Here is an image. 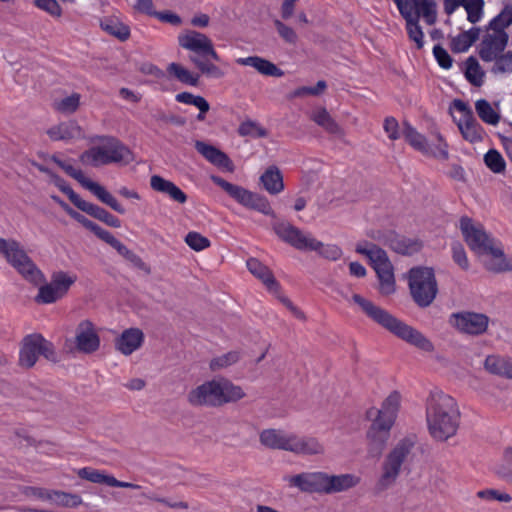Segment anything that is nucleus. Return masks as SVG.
Returning <instances> with one entry per match:
<instances>
[{"mask_svg":"<svg viewBox=\"0 0 512 512\" xmlns=\"http://www.w3.org/2000/svg\"><path fill=\"white\" fill-rule=\"evenodd\" d=\"M349 302L356 304L368 318L409 345L425 353L435 351L432 341L421 331L396 318L372 301L359 294H353Z\"/></svg>","mask_w":512,"mask_h":512,"instance_id":"f257e3e1","label":"nucleus"},{"mask_svg":"<svg viewBox=\"0 0 512 512\" xmlns=\"http://www.w3.org/2000/svg\"><path fill=\"white\" fill-rule=\"evenodd\" d=\"M124 156V146L115 138H104L97 146L90 148L80 156L84 164L99 166L119 162Z\"/></svg>","mask_w":512,"mask_h":512,"instance_id":"9b49d317","label":"nucleus"},{"mask_svg":"<svg viewBox=\"0 0 512 512\" xmlns=\"http://www.w3.org/2000/svg\"><path fill=\"white\" fill-rule=\"evenodd\" d=\"M512 24V6H506L488 24L491 29L505 31Z\"/></svg>","mask_w":512,"mask_h":512,"instance_id":"4d7b16f0","label":"nucleus"},{"mask_svg":"<svg viewBox=\"0 0 512 512\" xmlns=\"http://www.w3.org/2000/svg\"><path fill=\"white\" fill-rule=\"evenodd\" d=\"M101 28L121 41L128 38V29L117 16H107L100 21Z\"/></svg>","mask_w":512,"mask_h":512,"instance_id":"e433bc0d","label":"nucleus"},{"mask_svg":"<svg viewBox=\"0 0 512 512\" xmlns=\"http://www.w3.org/2000/svg\"><path fill=\"white\" fill-rule=\"evenodd\" d=\"M210 179L242 206L256 210L264 215L274 216V212L264 196L249 191L242 186L232 184L216 175H212Z\"/></svg>","mask_w":512,"mask_h":512,"instance_id":"9d476101","label":"nucleus"},{"mask_svg":"<svg viewBox=\"0 0 512 512\" xmlns=\"http://www.w3.org/2000/svg\"><path fill=\"white\" fill-rule=\"evenodd\" d=\"M433 54L437 60L439 66L444 69H449L452 66V58L448 52L440 45H435L433 48Z\"/></svg>","mask_w":512,"mask_h":512,"instance_id":"774afa93","label":"nucleus"},{"mask_svg":"<svg viewBox=\"0 0 512 512\" xmlns=\"http://www.w3.org/2000/svg\"><path fill=\"white\" fill-rule=\"evenodd\" d=\"M239 359L240 354L238 351H230L226 354L213 358L210 362V368L213 371H217L235 364Z\"/></svg>","mask_w":512,"mask_h":512,"instance_id":"6e6d98bb","label":"nucleus"},{"mask_svg":"<svg viewBox=\"0 0 512 512\" xmlns=\"http://www.w3.org/2000/svg\"><path fill=\"white\" fill-rule=\"evenodd\" d=\"M467 13V20L470 23H477L483 17L484 0H466L463 4Z\"/></svg>","mask_w":512,"mask_h":512,"instance_id":"8fccbe9b","label":"nucleus"},{"mask_svg":"<svg viewBox=\"0 0 512 512\" xmlns=\"http://www.w3.org/2000/svg\"><path fill=\"white\" fill-rule=\"evenodd\" d=\"M475 110L479 118L489 125L495 126L500 121V114L485 99H479L476 101Z\"/></svg>","mask_w":512,"mask_h":512,"instance_id":"79ce46f5","label":"nucleus"},{"mask_svg":"<svg viewBox=\"0 0 512 512\" xmlns=\"http://www.w3.org/2000/svg\"><path fill=\"white\" fill-rule=\"evenodd\" d=\"M47 134L54 141H67L84 136L81 127L75 121H68L53 126L47 131Z\"/></svg>","mask_w":512,"mask_h":512,"instance_id":"c756f323","label":"nucleus"},{"mask_svg":"<svg viewBox=\"0 0 512 512\" xmlns=\"http://www.w3.org/2000/svg\"><path fill=\"white\" fill-rule=\"evenodd\" d=\"M400 401L401 396L397 391L390 393L383 401L380 409L372 407L367 411V418L392 428L400 407Z\"/></svg>","mask_w":512,"mask_h":512,"instance_id":"6ab92c4d","label":"nucleus"},{"mask_svg":"<svg viewBox=\"0 0 512 512\" xmlns=\"http://www.w3.org/2000/svg\"><path fill=\"white\" fill-rule=\"evenodd\" d=\"M41 355L47 359L53 358L51 343L38 333L25 336L20 344L19 365L23 368H31Z\"/></svg>","mask_w":512,"mask_h":512,"instance_id":"f8f14e48","label":"nucleus"},{"mask_svg":"<svg viewBox=\"0 0 512 512\" xmlns=\"http://www.w3.org/2000/svg\"><path fill=\"white\" fill-rule=\"evenodd\" d=\"M77 207L80 210L92 215L93 217L105 222L110 226L118 227L120 225L119 220L115 218L113 215L109 214L106 210L92 203H89L83 199L79 202Z\"/></svg>","mask_w":512,"mask_h":512,"instance_id":"c9c22d12","label":"nucleus"},{"mask_svg":"<svg viewBox=\"0 0 512 512\" xmlns=\"http://www.w3.org/2000/svg\"><path fill=\"white\" fill-rule=\"evenodd\" d=\"M396 4L401 16L405 19L406 22H410L418 19L414 0H393Z\"/></svg>","mask_w":512,"mask_h":512,"instance_id":"680f3d73","label":"nucleus"},{"mask_svg":"<svg viewBox=\"0 0 512 512\" xmlns=\"http://www.w3.org/2000/svg\"><path fill=\"white\" fill-rule=\"evenodd\" d=\"M310 118L328 133L343 135L342 128L336 123L325 108H320L311 113Z\"/></svg>","mask_w":512,"mask_h":512,"instance_id":"72a5a7b5","label":"nucleus"},{"mask_svg":"<svg viewBox=\"0 0 512 512\" xmlns=\"http://www.w3.org/2000/svg\"><path fill=\"white\" fill-rule=\"evenodd\" d=\"M284 480L289 487L297 488L301 492L325 494L326 472H301L293 476H286Z\"/></svg>","mask_w":512,"mask_h":512,"instance_id":"a211bd4d","label":"nucleus"},{"mask_svg":"<svg viewBox=\"0 0 512 512\" xmlns=\"http://www.w3.org/2000/svg\"><path fill=\"white\" fill-rule=\"evenodd\" d=\"M460 412L456 401L441 390H432L426 401V421L430 435L438 441L454 436Z\"/></svg>","mask_w":512,"mask_h":512,"instance_id":"f03ea898","label":"nucleus"},{"mask_svg":"<svg viewBox=\"0 0 512 512\" xmlns=\"http://www.w3.org/2000/svg\"><path fill=\"white\" fill-rule=\"evenodd\" d=\"M80 102L81 95L77 92H73L69 95L55 99L53 102V108L62 114L69 115L77 111L80 106Z\"/></svg>","mask_w":512,"mask_h":512,"instance_id":"ea45409f","label":"nucleus"},{"mask_svg":"<svg viewBox=\"0 0 512 512\" xmlns=\"http://www.w3.org/2000/svg\"><path fill=\"white\" fill-rule=\"evenodd\" d=\"M452 258L453 261L463 270L469 269V261L467 254L462 244L455 242L452 244Z\"/></svg>","mask_w":512,"mask_h":512,"instance_id":"0e129e2a","label":"nucleus"},{"mask_svg":"<svg viewBox=\"0 0 512 512\" xmlns=\"http://www.w3.org/2000/svg\"><path fill=\"white\" fill-rule=\"evenodd\" d=\"M246 265L250 273L261 280L268 290L272 292H276L278 290L279 284L267 266L262 264L256 258L248 259Z\"/></svg>","mask_w":512,"mask_h":512,"instance_id":"c85d7f7f","label":"nucleus"},{"mask_svg":"<svg viewBox=\"0 0 512 512\" xmlns=\"http://www.w3.org/2000/svg\"><path fill=\"white\" fill-rule=\"evenodd\" d=\"M477 496L485 500H496L499 502L509 503L512 501L510 494L501 492L496 489H485L477 492Z\"/></svg>","mask_w":512,"mask_h":512,"instance_id":"69168bd1","label":"nucleus"},{"mask_svg":"<svg viewBox=\"0 0 512 512\" xmlns=\"http://www.w3.org/2000/svg\"><path fill=\"white\" fill-rule=\"evenodd\" d=\"M236 62L243 66L253 67L263 75L274 77H281L284 75V72L281 69H279L274 63L258 56L238 58Z\"/></svg>","mask_w":512,"mask_h":512,"instance_id":"7c9ffc66","label":"nucleus"},{"mask_svg":"<svg viewBox=\"0 0 512 512\" xmlns=\"http://www.w3.org/2000/svg\"><path fill=\"white\" fill-rule=\"evenodd\" d=\"M245 397L240 386L226 379L211 380L192 389L187 396L192 406L218 407Z\"/></svg>","mask_w":512,"mask_h":512,"instance_id":"20e7f679","label":"nucleus"},{"mask_svg":"<svg viewBox=\"0 0 512 512\" xmlns=\"http://www.w3.org/2000/svg\"><path fill=\"white\" fill-rule=\"evenodd\" d=\"M449 324L461 333L481 335L488 328L489 318L481 313L459 312L450 316Z\"/></svg>","mask_w":512,"mask_h":512,"instance_id":"f3484780","label":"nucleus"},{"mask_svg":"<svg viewBox=\"0 0 512 512\" xmlns=\"http://www.w3.org/2000/svg\"><path fill=\"white\" fill-rule=\"evenodd\" d=\"M497 474L512 485V447H507L504 450L502 463L497 468Z\"/></svg>","mask_w":512,"mask_h":512,"instance_id":"603ef678","label":"nucleus"},{"mask_svg":"<svg viewBox=\"0 0 512 512\" xmlns=\"http://www.w3.org/2000/svg\"><path fill=\"white\" fill-rule=\"evenodd\" d=\"M167 72L170 76H173L181 83L187 85L196 86L199 82V76L197 74H193L188 69L175 62L168 65Z\"/></svg>","mask_w":512,"mask_h":512,"instance_id":"37998d69","label":"nucleus"},{"mask_svg":"<svg viewBox=\"0 0 512 512\" xmlns=\"http://www.w3.org/2000/svg\"><path fill=\"white\" fill-rule=\"evenodd\" d=\"M264 188L270 194H278L284 189L283 178L278 168L270 167L260 178Z\"/></svg>","mask_w":512,"mask_h":512,"instance_id":"f704fd0d","label":"nucleus"},{"mask_svg":"<svg viewBox=\"0 0 512 512\" xmlns=\"http://www.w3.org/2000/svg\"><path fill=\"white\" fill-rule=\"evenodd\" d=\"M355 250L369 259L378 276L380 292L385 295L393 293L395 290L394 271L387 253L373 243H358Z\"/></svg>","mask_w":512,"mask_h":512,"instance_id":"0eeeda50","label":"nucleus"},{"mask_svg":"<svg viewBox=\"0 0 512 512\" xmlns=\"http://www.w3.org/2000/svg\"><path fill=\"white\" fill-rule=\"evenodd\" d=\"M390 246L399 254L412 255L421 250L422 243L417 239L397 236L391 240Z\"/></svg>","mask_w":512,"mask_h":512,"instance_id":"a19ab883","label":"nucleus"},{"mask_svg":"<svg viewBox=\"0 0 512 512\" xmlns=\"http://www.w3.org/2000/svg\"><path fill=\"white\" fill-rule=\"evenodd\" d=\"M151 188L161 194L168 196L172 201L179 204L186 203L188 197L184 191L176 186L172 181L159 175H152L150 178Z\"/></svg>","mask_w":512,"mask_h":512,"instance_id":"bb28decb","label":"nucleus"},{"mask_svg":"<svg viewBox=\"0 0 512 512\" xmlns=\"http://www.w3.org/2000/svg\"><path fill=\"white\" fill-rule=\"evenodd\" d=\"M435 137L437 143L432 145L427 144L428 151L423 153L439 160H447L449 158L448 144L446 143V141L443 139L442 135L439 132L435 134Z\"/></svg>","mask_w":512,"mask_h":512,"instance_id":"de8ad7c7","label":"nucleus"},{"mask_svg":"<svg viewBox=\"0 0 512 512\" xmlns=\"http://www.w3.org/2000/svg\"><path fill=\"white\" fill-rule=\"evenodd\" d=\"M479 37V28H471L454 37L451 42V48L454 52L460 53L467 51Z\"/></svg>","mask_w":512,"mask_h":512,"instance_id":"4c0bfd02","label":"nucleus"},{"mask_svg":"<svg viewBox=\"0 0 512 512\" xmlns=\"http://www.w3.org/2000/svg\"><path fill=\"white\" fill-rule=\"evenodd\" d=\"M186 244L195 251H202L210 246V240L198 232H189L185 237Z\"/></svg>","mask_w":512,"mask_h":512,"instance_id":"052dcab7","label":"nucleus"},{"mask_svg":"<svg viewBox=\"0 0 512 512\" xmlns=\"http://www.w3.org/2000/svg\"><path fill=\"white\" fill-rule=\"evenodd\" d=\"M175 99L179 103L187 104V105H193L197 107L202 112L207 109V100L199 95H194L190 92H182L178 93L175 96Z\"/></svg>","mask_w":512,"mask_h":512,"instance_id":"13d9d810","label":"nucleus"},{"mask_svg":"<svg viewBox=\"0 0 512 512\" xmlns=\"http://www.w3.org/2000/svg\"><path fill=\"white\" fill-rule=\"evenodd\" d=\"M484 368L490 374L512 379V358L500 355H489L484 361Z\"/></svg>","mask_w":512,"mask_h":512,"instance_id":"cd10ccee","label":"nucleus"},{"mask_svg":"<svg viewBox=\"0 0 512 512\" xmlns=\"http://www.w3.org/2000/svg\"><path fill=\"white\" fill-rule=\"evenodd\" d=\"M194 147L197 152L211 164L219 168L226 169L229 172L234 170V165L231 159L226 153L222 152L216 146L197 140L195 141Z\"/></svg>","mask_w":512,"mask_h":512,"instance_id":"b1692460","label":"nucleus"},{"mask_svg":"<svg viewBox=\"0 0 512 512\" xmlns=\"http://www.w3.org/2000/svg\"><path fill=\"white\" fill-rule=\"evenodd\" d=\"M390 427L372 420L367 431L368 454L371 457H379L384 450L390 435Z\"/></svg>","mask_w":512,"mask_h":512,"instance_id":"4be33fe9","label":"nucleus"},{"mask_svg":"<svg viewBox=\"0 0 512 512\" xmlns=\"http://www.w3.org/2000/svg\"><path fill=\"white\" fill-rule=\"evenodd\" d=\"M177 39L180 47L192 53L189 60L203 75L212 78H221L224 75V72L213 63L219 62L220 57L208 36L195 30H185Z\"/></svg>","mask_w":512,"mask_h":512,"instance_id":"7ed1b4c3","label":"nucleus"},{"mask_svg":"<svg viewBox=\"0 0 512 512\" xmlns=\"http://www.w3.org/2000/svg\"><path fill=\"white\" fill-rule=\"evenodd\" d=\"M460 228L469 248L479 256L491 250L496 243V240L486 233L482 225L475 224L467 217L460 220Z\"/></svg>","mask_w":512,"mask_h":512,"instance_id":"4468645a","label":"nucleus"},{"mask_svg":"<svg viewBox=\"0 0 512 512\" xmlns=\"http://www.w3.org/2000/svg\"><path fill=\"white\" fill-rule=\"evenodd\" d=\"M34 5L51 17L60 18L62 16L63 10L57 0H34Z\"/></svg>","mask_w":512,"mask_h":512,"instance_id":"bf43d9fd","label":"nucleus"},{"mask_svg":"<svg viewBox=\"0 0 512 512\" xmlns=\"http://www.w3.org/2000/svg\"><path fill=\"white\" fill-rule=\"evenodd\" d=\"M51 503L60 507H77L82 504V498L77 494L53 490Z\"/></svg>","mask_w":512,"mask_h":512,"instance_id":"a18cd8bd","label":"nucleus"},{"mask_svg":"<svg viewBox=\"0 0 512 512\" xmlns=\"http://www.w3.org/2000/svg\"><path fill=\"white\" fill-rule=\"evenodd\" d=\"M78 276L72 271H54L50 276V281L45 283V278L40 285L35 301L38 304H53L63 299L71 287L77 282Z\"/></svg>","mask_w":512,"mask_h":512,"instance_id":"6e6552de","label":"nucleus"},{"mask_svg":"<svg viewBox=\"0 0 512 512\" xmlns=\"http://www.w3.org/2000/svg\"><path fill=\"white\" fill-rule=\"evenodd\" d=\"M494 65L491 72L494 74L512 73V51L503 52L493 59Z\"/></svg>","mask_w":512,"mask_h":512,"instance_id":"864d4df0","label":"nucleus"},{"mask_svg":"<svg viewBox=\"0 0 512 512\" xmlns=\"http://www.w3.org/2000/svg\"><path fill=\"white\" fill-rule=\"evenodd\" d=\"M417 18L423 17L428 25H433L437 20V3L435 0H414Z\"/></svg>","mask_w":512,"mask_h":512,"instance_id":"58836bf2","label":"nucleus"},{"mask_svg":"<svg viewBox=\"0 0 512 512\" xmlns=\"http://www.w3.org/2000/svg\"><path fill=\"white\" fill-rule=\"evenodd\" d=\"M406 30L410 40L416 43L418 49H421L424 45V34L419 25V19L406 22Z\"/></svg>","mask_w":512,"mask_h":512,"instance_id":"e2e57ef3","label":"nucleus"},{"mask_svg":"<svg viewBox=\"0 0 512 512\" xmlns=\"http://www.w3.org/2000/svg\"><path fill=\"white\" fill-rule=\"evenodd\" d=\"M482 256H485L483 264L488 271L494 273L512 271V259L505 256L498 242L491 247V250L486 251Z\"/></svg>","mask_w":512,"mask_h":512,"instance_id":"a878e982","label":"nucleus"},{"mask_svg":"<svg viewBox=\"0 0 512 512\" xmlns=\"http://www.w3.org/2000/svg\"><path fill=\"white\" fill-rule=\"evenodd\" d=\"M274 25L279 35L288 43L294 44L297 41V35L292 28L285 25L280 20H274Z\"/></svg>","mask_w":512,"mask_h":512,"instance_id":"338daca9","label":"nucleus"},{"mask_svg":"<svg viewBox=\"0 0 512 512\" xmlns=\"http://www.w3.org/2000/svg\"><path fill=\"white\" fill-rule=\"evenodd\" d=\"M484 162L494 173H502L505 171L506 162L503 156L495 149H491L485 154Z\"/></svg>","mask_w":512,"mask_h":512,"instance_id":"5fc2aeb1","label":"nucleus"},{"mask_svg":"<svg viewBox=\"0 0 512 512\" xmlns=\"http://www.w3.org/2000/svg\"><path fill=\"white\" fill-rule=\"evenodd\" d=\"M76 348L83 353H93L100 346V338L94 324L88 320L80 322L75 332Z\"/></svg>","mask_w":512,"mask_h":512,"instance_id":"aec40b11","label":"nucleus"},{"mask_svg":"<svg viewBox=\"0 0 512 512\" xmlns=\"http://www.w3.org/2000/svg\"><path fill=\"white\" fill-rule=\"evenodd\" d=\"M315 242L318 243L316 248H307L306 251H316L319 255L331 261H336L341 258L342 250L337 245L324 244L321 241H318L316 238Z\"/></svg>","mask_w":512,"mask_h":512,"instance_id":"09e8293b","label":"nucleus"},{"mask_svg":"<svg viewBox=\"0 0 512 512\" xmlns=\"http://www.w3.org/2000/svg\"><path fill=\"white\" fill-rule=\"evenodd\" d=\"M361 482V477L353 473H326L325 494H336L355 488Z\"/></svg>","mask_w":512,"mask_h":512,"instance_id":"393cba45","label":"nucleus"},{"mask_svg":"<svg viewBox=\"0 0 512 512\" xmlns=\"http://www.w3.org/2000/svg\"><path fill=\"white\" fill-rule=\"evenodd\" d=\"M509 35L506 31L491 29L489 26L478 47L479 57L484 62H492L507 47Z\"/></svg>","mask_w":512,"mask_h":512,"instance_id":"dca6fc26","label":"nucleus"},{"mask_svg":"<svg viewBox=\"0 0 512 512\" xmlns=\"http://www.w3.org/2000/svg\"><path fill=\"white\" fill-rule=\"evenodd\" d=\"M275 234L285 243L291 245L295 249L306 251L307 248H316L318 243L315 238L309 234L304 233L299 228L293 226L286 221H277L273 224Z\"/></svg>","mask_w":512,"mask_h":512,"instance_id":"2eb2a0df","label":"nucleus"},{"mask_svg":"<svg viewBox=\"0 0 512 512\" xmlns=\"http://www.w3.org/2000/svg\"><path fill=\"white\" fill-rule=\"evenodd\" d=\"M50 184H53L55 187H57L61 192L66 194L70 201L77 207L79 202L82 200V198L76 194L72 188L69 186V184L56 175L55 173H50V179L48 180Z\"/></svg>","mask_w":512,"mask_h":512,"instance_id":"3c124183","label":"nucleus"},{"mask_svg":"<svg viewBox=\"0 0 512 512\" xmlns=\"http://www.w3.org/2000/svg\"><path fill=\"white\" fill-rule=\"evenodd\" d=\"M50 161L57 164L69 176L77 180L85 189L89 190L101 202L105 203L116 211H122L115 197L110 194L102 185L86 177L81 170L74 168L69 162L63 161L57 156H52Z\"/></svg>","mask_w":512,"mask_h":512,"instance_id":"ddd939ff","label":"nucleus"},{"mask_svg":"<svg viewBox=\"0 0 512 512\" xmlns=\"http://www.w3.org/2000/svg\"><path fill=\"white\" fill-rule=\"evenodd\" d=\"M414 445L413 437H405L387 453L381 466L380 477L375 485L377 492H383L395 484L401 473L402 465L411 454Z\"/></svg>","mask_w":512,"mask_h":512,"instance_id":"423d86ee","label":"nucleus"},{"mask_svg":"<svg viewBox=\"0 0 512 512\" xmlns=\"http://www.w3.org/2000/svg\"><path fill=\"white\" fill-rule=\"evenodd\" d=\"M409 288L414 301L420 307L429 306L438 292L433 269L428 267L412 268L409 272Z\"/></svg>","mask_w":512,"mask_h":512,"instance_id":"1a4fd4ad","label":"nucleus"},{"mask_svg":"<svg viewBox=\"0 0 512 512\" xmlns=\"http://www.w3.org/2000/svg\"><path fill=\"white\" fill-rule=\"evenodd\" d=\"M458 128L465 140L475 143L482 140L483 129L472 114L463 115Z\"/></svg>","mask_w":512,"mask_h":512,"instance_id":"473e14b6","label":"nucleus"},{"mask_svg":"<svg viewBox=\"0 0 512 512\" xmlns=\"http://www.w3.org/2000/svg\"><path fill=\"white\" fill-rule=\"evenodd\" d=\"M77 475L92 483L105 484L111 487H128L127 482L118 481L111 475L105 474L103 471L93 469L91 467H84L77 471Z\"/></svg>","mask_w":512,"mask_h":512,"instance_id":"2f4dec72","label":"nucleus"},{"mask_svg":"<svg viewBox=\"0 0 512 512\" xmlns=\"http://www.w3.org/2000/svg\"><path fill=\"white\" fill-rule=\"evenodd\" d=\"M293 433L281 429H264L259 434L260 443L269 449L290 451Z\"/></svg>","mask_w":512,"mask_h":512,"instance_id":"5701e85b","label":"nucleus"},{"mask_svg":"<svg viewBox=\"0 0 512 512\" xmlns=\"http://www.w3.org/2000/svg\"><path fill=\"white\" fill-rule=\"evenodd\" d=\"M0 255L26 281L32 284L43 281V272L36 266L19 241L13 238H0Z\"/></svg>","mask_w":512,"mask_h":512,"instance_id":"39448f33","label":"nucleus"},{"mask_svg":"<svg viewBox=\"0 0 512 512\" xmlns=\"http://www.w3.org/2000/svg\"><path fill=\"white\" fill-rule=\"evenodd\" d=\"M403 135L406 141L415 149L421 152H427V142L423 135L418 133L412 126L405 123Z\"/></svg>","mask_w":512,"mask_h":512,"instance_id":"49530a36","label":"nucleus"},{"mask_svg":"<svg viewBox=\"0 0 512 512\" xmlns=\"http://www.w3.org/2000/svg\"><path fill=\"white\" fill-rule=\"evenodd\" d=\"M325 451V445L317 437L293 433L289 452L297 456L311 457L323 456Z\"/></svg>","mask_w":512,"mask_h":512,"instance_id":"412c9836","label":"nucleus"},{"mask_svg":"<svg viewBox=\"0 0 512 512\" xmlns=\"http://www.w3.org/2000/svg\"><path fill=\"white\" fill-rule=\"evenodd\" d=\"M465 77L474 86H481L484 82V72L477 59L470 56L465 62Z\"/></svg>","mask_w":512,"mask_h":512,"instance_id":"c03bdc74","label":"nucleus"}]
</instances>
